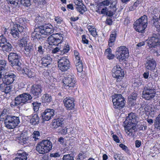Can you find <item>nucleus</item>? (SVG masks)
<instances>
[{"instance_id":"1","label":"nucleus","mask_w":160,"mask_h":160,"mask_svg":"<svg viewBox=\"0 0 160 160\" xmlns=\"http://www.w3.org/2000/svg\"><path fill=\"white\" fill-rule=\"evenodd\" d=\"M32 98V97L29 93H23L16 97L14 101L11 103L10 106L12 108L18 107L19 105L22 106L30 102Z\"/></svg>"},{"instance_id":"2","label":"nucleus","mask_w":160,"mask_h":160,"mask_svg":"<svg viewBox=\"0 0 160 160\" xmlns=\"http://www.w3.org/2000/svg\"><path fill=\"white\" fill-rule=\"evenodd\" d=\"M52 142L48 140H44L38 143L36 150L40 154H44L49 152L52 149Z\"/></svg>"},{"instance_id":"3","label":"nucleus","mask_w":160,"mask_h":160,"mask_svg":"<svg viewBox=\"0 0 160 160\" xmlns=\"http://www.w3.org/2000/svg\"><path fill=\"white\" fill-rule=\"evenodd\" d=\"M147 25V17L144 15L136 21L134 23L133 27L136 31L142 33L144 31Z\"/></svg>"},{"instance_id":"4","label":"nucleus","mask_w":160,"mask_h":160,"mask_svg":"<svg viewBox=\"0 0 160 160\" xmlns=\"http://www.w3.org/2000/svg\"><path fill=\"white\" fill-rule=\"evenodd\" d=\"M20 123V119L18 117L11 116H7L4 122L5 126L9 129L14 128Z\"/></svg>"},{"instance_id":"5","label":"nucleus","mask_w":160,"mask_h":160,"mask_svg":"<svg viewBox=\"0 0 160 160\" xmlns=\"http://www.w3.org/2000/svg\"><path fill=\"white\" fill-rule=\"evenodd\" d=\"M113 108L115 109H121L124 106L125 100L122 95L115 94L112 98Z\"/></svg>"},{"instance_id":"6","label":"nucleus","mask_w":160,"mask_h":160,"mask_svg":"<svg viewBox=\"0 0 160 160\" xmlns=\"http://www.w3.org/2000/svg\"><path fill=\"white\" fill-rule=\"evenodd\" d=\"M115 55L117 58L120 61L124 60L129 56L128 49L124 46H120L117 48Z\"/></svg>"},{"instance_id":"7","label":"nucleus","mask_w":160,"mask_h":160,"mask_svg":"<svg viewBox=\"0 0 160 160\" xmlns=\"http://www.w3.org/2000/svg\"><path fill=\"white\" fill-rule=\"evenodd\" d=\"M112 72V76L117 79V82L121 81L124 76V71L118 65H116L113 67Z\"/></svg>"},{"instance_id":"8","label":"nucleus","mask_w":160,"mask_h":160,"mask_svg":"<svg viewBox=\"0 0 160 160\" xmlns=\"http://www.w3.org/2000/svg\"><path fill=\"white\" fill-rule=\"evenodd\" d=\"M64 87L66 89H72L74 87L76 83L74 76L68 75L62 80Z\"/></svg>"},{"instance_id":"9","label":"nucleus","mask_w":160,"mask_h":160,"mask_svg":"<svg viewBox=\"0 0 160 160\" xmlns=\"http://www.w3.org/2000/svg\"><path fill=\"white\" fill-rule=\"evenodd\" d=\"M58 66L62 72L67 71L70 68V63L69 60L65 57L61 58L58 60Z\"/></svg>"},{"instance_id":"10","label":"nucleus","mask_w":160,"mask_h":160,"mask_svg":"<svg viewBox=\"0 0 160 160\" xmlns=\"http://www.w3.org/2000/svg\"><path fill=\"white\" fill-rule=\"evenodd\" d=\"M54 31V28L51 24L39 27V32L42 35L48 36L52 33Z\"/></svg>"},{"instance_id":"11","label":"nucleus","mask_w":160,"mask_h":160,"mask_svg":"<svg viewBox=\"0 0 160 160\" xmlns=\"http://www.w3.org/2000/svg\"><path fill=\"white\" fill-rule=\"evenodd\" d=\"M8 58L9 61L11 62L12 66H17L20 67L21 63L19 60L20 57L17 53L11 52L8 55Z\"/></svg>"},{"instance_id":"12","label":"nucleus","mask_w":160,"mask_h":160,"mask_svg":"<svg viewBox=\"0 0 160 160\" xmlns=\"http://www.w3.org/2000/svg\"><path fill=\"white\" fill-rule=\"evenodd\" d=\"M148 44L149 48H157L160 45V36L159 34H155L149 39Z\"/></svg>"},{"instance_id":"13","label":"nucleus","mask_w":160,"mask_h":160,"mask_svg":"<svg viewBox=\"0 0 160 160\" xmlns=\"http://www.w3.org/2000/svg\"><path fill=\"white\" fill-rule=\"evenodd\" d=\"M74 55L75 57V62L78 71L79 72H81L83 70V66L82 62V58L81 56L78 52L74 50L73 52Z\"/></svg>"},{"instance_id":"14","label":"nucleus","mask_w":160,"mask_h":160,"mask_svg":"<svg viewBox=\"0 0 160 160\" xmlns=\"http://www.w3.org/2000/svg\"><path fill=\"white\" fill-rule=\"evenodd\" d=\"M155 93L153 89L145 87L142 92V97L145 99L150 100L155 96Z\"/></svg>"},{"instance_id":"15","label":"nucleus","mask_w":160,"mask_h":160,"mask_svg":"<svg viewBox=\"0 0 160 160\" xmlns=\"http://www.w3.org/2000/svg\"><path fill=\"white\" fill-rule=\"evenodd\" d=\"M138 118L136 116L135 113L131 112L129 114L128 117L126 118L125 121V124H129L136 126L137 122H138Z\"/></svg>"},{"instance_id":"16","label":"nucleus","mask_w":160,"mask_h":160,"mask_svg":"<svg viewBox=\"0 0 160 160\" xmlns=\"http://www.w3.org/2000/svg\"><path fill=\"white\" fill-rule=\"evenodd\" d=\"M54 115V110L53 109L47 108L41 114L43 121H48Z\"/></svg>"},{"instance_id":"17","label":"nucleus","mask_w":160,"mask_h":160,"mask_svg":"<svg viewBox=\"0 0 160 160\" xmlns=\"http://www.w3.org/2000/svg\"><path fill=\"white\" fill-rule=\"evenodd\" d=\"M74 100L73 98L67 97L63 100V102L66 108L68 110L72 109L74 107Z\"/></svg>"},{"instance_id":"18","label":"nucleus","mask_w":160,"mask_h":160,"mask_svg":"<svg viewBox=\"0 0 160 160\" xmlns=\"http://www.w3.org/2000/svg\"><path fill=\"white\" fill-rule=\"evenodd\" d=\"M69 50V47L68 45H66L63 48H59L56 47L53 49L52 51V53H58V54L63 55L66 53H67Z\"/></svg>"},{"instance_id":"19","label":"nucleus","mask_w":160,"mask_h":160,"mask_svg":"<svg viewBox=\"0 0 160 160\" xmlns=\"http://www.w3.org/2000/svg\"><path fill=\"white\" fill-rule=\"evenodd\" d=\"M156 63L153 58L147 59L145 63V67L147 69L150 71L154 69L156 67Z\"/></svg>"},{"instance_id":"20","label":"nucleus","mask_w":160,"mask_h":160,"mask_svg":"<svg viewBox=\"0 0 160 160\" xmlns=\"http://www.w3.org/2000/svg\"><path fill=\"white\" fill-rule=\"evenodd\" d=\"M15 75L13 73H7L5 75L4 77L2 79L4 83L9 85L12 83L15 80Z\"/></svg>"},{"instance_id":"21","label":"nucleus","mask_w":160,"mask_h":160,"mask_svg":"<svg viewBox=\"0 0 160 160\" xmlns=\"http://www.w3.org/2000/svg\"><path fill=\"white\" fill-rule=\"evenodd\" d=\"M28 154L22 150H18L15 155L14 160H27Z\"/></svg>"},{"instance_id":"22","label":"nucleus","mask_w":160,"mask_h":160,"mask_svg":"<svg viewBox=\"0 0 160 160\" xmlns=\"http://www.w3.org/2000/svg\"><path fill=\"white\" fill-rule=\"evenodd\" d=\"M42 88L41 85H34L32 86L31 92L34 95L38 97L41 95L42 92Z\"/></svg>"},{"instance_id":"23","label":"nucleus","mask_w":160,"mask_h":160,"mask_svg":"<svg viewBox=\"0 0 160 160\" xmlns=\"http://www.w3.org/2000/svg\"><path fill=\"white\" fill-rule=\"evenodd\" d=\"M125 124L126 126L125 127V130L126 134L129 136H132L134 132L135 126H133L129 124Z\"/></svg>"},{"instance_id":"24","label":"nucleus","mask_w":160,"mask_h":160,"mask_svg":"<svg viewBox=\"0 0 160 160\" xmlns=\"http://www.w3.org/2000/svg\"><path fill=\"white\" fill-rule=\"evenodd\" d=\"M32 44L29 42L28 44L24 47V53L26 56L30 57L32 55V52L33 51Z\"/></svg>"},{"instance_id":"25","label":"nucleus","mask_w":160,"mask_h":160,"mask_svg":"<svg viewBox=\"0 0 160 160\" xmlns=\"http://www.w3.org/2000/svg\"><path fill=\"white\" fill-rule=\"evenodd\" d=\"M12 89V87L8 84L3 83L0 85V90L6 93L10 92Z\"/></svg>"},{"instance_id":"26","label":"nucleus","mask_w":160,"mask_h":160,"mask_svg":"<svg viewBox=\"0 0 160 160\" xmlns=\"http://www.w3.org/2000/svg\"><path fill=\"white\" fill-rule=\"evenodd\" d=\"M42 65L44 67H47L52 62V59L48 55L46 56L42 59Z\"/></svg>"},{"instance_id":"27","label":"nucleus","mask_w":160,"mask_h":160,"mask_svg":"<svg viewBox=\"0 0 160 160\" xmlns=\"http://www.w3.org/2000/svg\"><path fill=\"white\" fill-rule=\"evenodd\" d=\"M117 37L116 32L114 31L112 32L110 35L109 39L108 41V45L110 47H112L114 44V42Z\"/></svg>"},{"instance_id":"28","label":"nucleus","mask_w":160,"mask_h":160,"mask_svg":"<svg viewBox=\"0 0 160 160\" xmlns=\"http://www.w3.org/2000/svg\"><path fill=\"white\" fill-rule=\"evenodd\" d=\"M29 117H31L30 122L32 124L35 125L39 123V118L37 114H32L31 116Z\"/></svg>"},{"instance_id":"29","label":"nucleus","mask_w":160,"mask_h":160,"mask_svg":"<svg viewBox=\"0 0 160 160\" xmlns=\"http://www.w3.org/2000/svg\"><path fill=\"white\" fill-rule=\"evenodd\" d=\"M63 121L62 118H58L54 119L52 122V126L54 128H57L60 126L62 124Z\"/></svg>"},{"instance_id":"30","label":"nucleus","mask_w":160,"mask_h":160,"mask_svg":"<svg viewBox=\"0 0 160 160\" xmlns=\"http://www.w3.org/2000/svg\"><path fill=\"white\" fill-rule=\"evenodd\" d=\"M29 39L28 37L22 38L20 41H18V45L20 47H24L28 44Z\"/></svg>"},{"instance_id":"31","label":"nucleus","mask_w":160,"mask_h":160,"mask_svg":"<svg viewBox=\"0 0 160 160\" xmlns=\"http://www.w3.org/2000/svg\"><path fill=\"white\" fill-rule=\"evenodd\" d=\"M10 33L14 38L18 39L19 37L20 34L18 31V29L14 26L11 29Z\"/></svg>"},{"instance_id":"32","label":"nucleus","mask_w":160,"mask_h":160,"mask_svg":"<svg viewBox=\"0 0 160 160\" xmlns=\"http://www.w3.org/2000/svg\"><path fill=\"white\" fill-rule=\"evenodd\" d=\"M28 137H27L26 135H24L23 134L21 135L20 137L17 138V140H19V142L22 144H25L28 141Z\"/></svg>"},{"instance_id":"33","label":"nucleus","mask_w":160,"mask_h":160,"mask_svg":"<svg viewBox=\"0 0 160 160\" xmlns=\"http://www.w3.org/2000/svg\"><path fill=\"white\" fill-rule=\"evenodd\" d=\"M0 47L3 51L6 52L10 51L12 48V45L8 42H7L5 44L2 45Z\"/></svg>"},{"instance_id":"34","label":"nucleus","mask_w":160,"mask_h":160,"mask_svg":"<svg viewBox=\"0 0 160 160\" xmlns=\"http://www.w3.org/2000/svg\"><path fill=\"white\" fill-rule=\"evenodd\" d=\"M104 54L106 57L109 59H112L114 58V55L112 53V50L110 48L106 49Z\"/></svg>"},{"instance_id":"35","label":"nucleus","mask_w":160,"mask_h":160,"mask_svg":"<svg viewBox=\"0 0 160 160\" xmlns=\"http://www.w3.org/2000/svg\"><path fill=\"white\" fill-rule=\"evenodd\" d=\"M56 36L52 35L50 36L47 39V41L50 45H56Z\"/></svg>"},{"instance_id":"36","label":"nucleus","mask_w":160,"mask_h":160,"mask_svg":"<svg viewBox=\"0 0 160 160\" xmlns=\"http://www.w3.org/2000/svg\"><path fill=\"white\" fill-rule=\"evenodd\" d=\"M87 28L91 35L94 37H96L97 36V33L95 28L93 26L90 25L88 26Z\"/></svg>"},{"instance_id":"37","label":"nucleus","mask_w":160,"mask_h":160,"mask_svg":"<svg viewBox=\"0 0 160 160\" xmlns=\"http://www.w3.org/2000/svg\"><path fill=\"white\" fill-rule=\"evenodd\" d=\"M42 99V102L45 103H49L51 102L52 100L51 96L47 94L43 95Z\"/></svg>"},{"instance_id":"38","label":"nucleus","mask_w":160,"mask_h":160,"mask_svg":"<svg viewBox=\"0 0 160 160\" xmlns=\"http://www.w3.org/2000/svg\"><path fill=\"white\" fill-rule=\"evenodd\" d=\"M144 110L146 112H148V113L152 117H154L156 114V111L152 109L149 107L148 106L145 107Z\"/></svg>"},{"instance_id":"39","label":"nucleus","mask_w":160,"mask_h":160,"mask_svg":"<svg viewBox=\"0 0 160 160\" xmlns=\"http://www.w3.org/2000/svg\"><path fill=\"white\" fill-rule=\"evenodd\" d=\"M53 36H56V45L61 43V41L62 39V34H61L56 33L53 34Z\"/></svg>"},{"instance_id":"40","label":"nucleus","mask_w":160,"mask_h":160,"mask_svg":"<svg viewBox=\"0 0 160 160\" xmlns=\"http://www.w3.org/2000/svg\"><path fill=\"white\" fill-rule=\"evenodd\" d=\"M39 27L38 28H36L35 29L34 31L32 33V37L34 39L38 38H39Z\"/></svg>"},{"instance_id":"41","label":"nucleus","mask_w":160,"mask_h":160,"mask_svg":"<svg viewBox=\"0 0 160 160\" xmlns=\"http://www.w3.org/2000/svg\"><path fill=\"white\" fill-rule=\"evenodd\" d=\"M76 8L77 10L82 14L87 10L85 6L83 4L81 6H77Z\"/></svg>"},{"instance_id":"42","label":"nucleus","mask_w":160,"mask_h":160,"mask_svg":"<svg viewBox=\"0 0 160 160\" xmlns=\"http://www.w3.org/2000/svg\"><path fill=\"white\" fill-rule=\"evenodd\" d=\"M6 65V62L4 60H0V71H7V70L5 69Z\"/></svg>"},{"instance_id":"43","label":"nucleus","mask_w":160,"mask_h":160,"mask_svg":"<svg viewBox=\"0 0 160 160\" xmlns=\"http://www.w3.org/2000/svg\"><path fill=\"white\" fill-rule=\"evenodd\" d=\"M20 3L26 7H28L31 5L30 0H20Z\"/></svg>"},{"instance_id":"44","label":"nucleus","mask_w":160,"mask_h":160,"mask_svg":"<svg viewBox=\"0 0 160 160\" xmlns=\"http://www.w3.org/2000/svg\"><path fill=\"white\" fill-rule=\"evenodd\" d=\"M40 132L38 131H34L31 137L34 139V140L36 141L38 139V137H40Z\"/></svg>"},{"instance_id":"45","label":"nucleus","mask_w":160,"mask_h":160,"mask_svg":"<svg viewBox=\"0 0 160 160\" xmlns=\"http://www.w3.org/2000/svg\"><path fill=\"white\" fill-rule=\"evenodd\" d=\"M7 42V40L5 37L3 35L0 36V47L5 44Z\"/></svg>"},{"instance_id":"46","label":"nucleus","mask_w":160,"mask_h":160,"mask_svg":"<svg viewBox=\"0 0 160 160\" xmlns=\"http://www.w3.org/2000/svg\"><path fill=\"white\" fill-rule=\"evenodd\" d=\"M7 2L14 6H17L20 4V0H7Z\"/></svg>"},{"instance_id":"47","label":"nucleus","mask_w":160,"mask_h":160,"mask_svg":"<svg viewBox=\"0 0 160 160\" xmlns=\"http://www.w3.org/2000/svg\"><path fill=\"white\" fill-rule=\"evenodd\" d=\"M33 106V109L35 112H37L39 109V108L41 105L40 103L37 102H34L32 103Z\"/></svg>"},{"instance_id":"48","label":"nucleus","mask_w":160,"mask_h":160,"mask_svg":"<svg viewBox=\"0 0 160 160\" xmlns=\"http://www.w3.org/2000/svg\"><path fill=\"white\" fill-rule=\"evenodd\" d=\"M137 93H132L128 98V100L129 102H132L135 101L137 98Z\"/></svg>"},{"instance_id":"49","label":"nucleus","mask_w":160,"mask_h":160,"mask_svg":"<svg viewBox=\"0 0 160 160\" xmlns=\"http://www.w3.org/2000/svg\"><path fill=\"white\" fill-rule=\"evenodd\" d=\"M113 157L116 160H123V157L121 154L114 153Z\"/></svg>"},{"instance_id":"50","label":"nucleus","mask_w":160,"mask_h":160,"mask_svg":"<svg viewBox=\"0 0 160 160\" xmlns=\"http://www.w3.org/2000/svg\"><path fill=\"white\" fill-rule=\"evenodd\" d=\"M63 160H74L73 157L70 154H66L63 156L62 158Z\"/></svg>"},{"instance_id":"51","label":"nucleus","mask_w":160,"mask_h":160,"mask_svg":"<svg viewBox=\"0 0 160 160\" xmlns=\"http://www.w3.org/2000/svg\"><path fill=\"white\" fill-rule=\"evenodd\" d=\"M54 20L58 24H60L63 22L62 18L59 16L55 17Z\"/></svg>"},{"instance_id":"52","label":"nucleus","mask_w":160,"mask_h":160,"mask_svg":"<svg viewBox=\"0 0 160 160\" xmlns=\"http://www.w3.org/2000/svg\"><path fill=\"white\" fill-rule=\"evenodd\" d=\"M86 157L84 153H80L78 156L77 160H83Z\"/></svg>"},{"instance_id":"53","label":"nucleus","mask_w":160,"mask_h":160,"mask_svg":"<svg viewBox=\"0 0 160 160\" xmlns=\"http://www.w3.org/2000/svg\"><path fill=\"white\" fill-rule=\"evenodd\" d=\"M155 127L158 129L160 130V119L156 118Z\"/></svg>"},{"instance_id":"54","label":"nucleus","mask_w":160,"mask_h":160,"mask_svg":"<svg viewBox=\"0 0 160 160\" xmlns=\"http://www.w3.org/2000/svg\"><path fill=\"white\" fill-rule=\"evenodd\" d=\"M14 26L18 29V31L19 32H23L24 29V28L22 26L18 25H15Z\"/></svg>"},{"instance_id":"55","label":"nucleus","mask_w":160,"mask_h":160,"mask_svg":"<svg viewBox=\"0 0 160 160\" xmlns=\"http://www.w3.org/2000/svg\"><path fill=\"white\" fill-rule=\"evenodd\" d=\"M119 147L126 152H128V148L123 144H120L119 145Z\"/></svg>"},{"instance_id":"56","label":"nucleus","mask_w":160,"mask_h":160,"mask_svg":"<svg viewBox=\"0 0 160 160\" xmlns=\"http://www.w3.org/2000/svg\"><path fill=\"white\" fill-rule=\"evenodd\" d=\"M111 3L109 0H105L102 2L101 3V5L103 6H108Z\"/></svg>"},{"instance_id":"57","label":"nucleus","mask_w":160,"mask_h":160,"mask_svg":"<svg viewBox=\"0 0 160 160\" xmlns=\"http://www.w3.org/2000/svg\"><path fill=\"white\" fill-rule=\"evenodd\" d=\"M73 2L77 6H81L82 5V0H73Z\"/></svg>"},{"instance_id":"58","label":"nucleus","mask_w":160,"mask_h":160,"mask_svg":"<svg viewBox=\"0 0 160 160\" xmlns=\"http://www.w3.org/2000/svg\"><path fill=\"white\" fill-rule=\"evenodd\" d=\"M59 132L62 134H66L67 132V128H62L59 130Z\"/></svg>"},{"instance_id":"59","label":"nucleus","mask_w":160,"mask_h":160,"mask_svg":"<svg viewBox=\"0 0 160 160\" xmlns=\"http://www.w3.org/2000/svg\"><path fill=\"white\" fill-rule=\"evenodd\" d=\"M82 41L83 43L84 44H88V40L86 38V37L85 35L82 36Z\"/></svg>"},{"instance_id":"60","label":"nucleus","mask_w":160,"mask_h":160,"mask_svg":"<svg viewBox=\"0 0 160 160\" xmlns=\"http://www.w3.org/2000/svg\"><path fill=\"white\" fill-rule=\"evenodd\" d=\"M7 72L6 71H0V79L1 78L3 79L4 77V76L7 74Z\"/></svg>"},{"instance_id":"61","label":"nucleus","mask_w":160,"mask_h":160,"mask_svg":"<svg viewBox=\"0 0 160 160\" xmlns=\"http://www.w3.org/2000/svg\"><path fill=\"white\" fill-rule=\"evenodd\" d=\"M141 84V83L139 80H138L136 82H134L132 84V86L134 87H138L140 86Z\"/></svg>"},{"instance_id":"62","label":"nucleus","mask_w":160,"mask_h":160,"mask_svg":"<svg viewBox=\"0 0 160 160\" xmlns=\"http://www.w3.org/2000/svg\"><path fill=\"white\" fill-rule=\"evenodd\" d=\"M158 23V22H154V25L156 28L158 32L160 33V25H157Z\"/></svg>"},{"instance_id":"63","label":"nucleus","mask_w":160,"mask_h":160,"mask_svg":"<svg viewBox=\"0 0 160 160\" xmlns=\"http://www.w3.org/2000/svg\"><path fill=\"white\" fill-rule=\"evenodd\" d=\"M112 136L113 139L117 143L119 142L120 140H119L118 137L117 135H113Z\"/></svg>"},{"instance_id":"64","label":"nucleus","mask_w":160,"mask_h":160,"mask_svg":"<svg viewBox=\"0 0 160 160\" xmlns=\"http://www.w3.org/2000/svg\"><path fill=\"white\" fill-rule=\"evenodd\" d=\"M42 18L40 16H37L36 17L35 19V22L37 23H38V22H42L43 20H42Z\"/></svg>"}]
</instances>
